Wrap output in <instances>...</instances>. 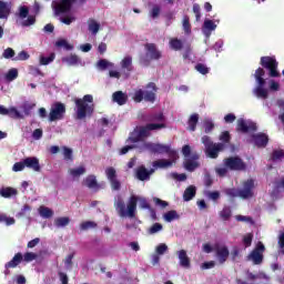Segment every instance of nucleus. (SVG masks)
<instances>
[{"mask_svg":"<svg viewBox=\"0 0 284 284\" xmlns=\"http://www.w3.org/2000/svg\"><path fill=\"white\" fill-rule=\"evenodd\" d=\"M112 99L118 105H125L128 103V94L123 93V91H115Z\"/></svg>","mask_w":284,"mask_h":284,"instance_id":"nucleus-27","label":"nucleus"},{"mask_svg":"<svg viewBox=\"0 0 284 284\" xmlns=\"http://www.w3.org/2000/svg\"><path fill=\"white\" fill-rule=\"evenodd\" d=\"M11 7L8 2L0 0V19H8L10 17Z\"/></svg>","mask_w":284,"mask_h":284,"instance_id":"nucleus-30","label":"nucleus"},{"mask_svg":"<svg viewBox=\"0 0 284 284\" xmlns=\"http://www.w3.org/2000/svg\"><path fill=\"white\" fill-rule=\"evenodd\" d=\"M207 199H210L211 201H219V199H221V192L219 191L209 192Z\"/></svg>","mask_w":284,"mask_h":284,"instance_id":"nucleus-64","label":"nucleus"},{"mask_svg":"<svg viewBox=\"0 0 284 284\" xmlns=\"http://www.w3.org/2000/svg\"><path fill=\"white\" fill-rule=\"evenodd\" d=\"M194 196H196V186L194 185L187 186L183 193V200L186 202L192 201Z\"/></svg>","mask_w":284,"mask_h":284,"instance_id":"nucleus-31","label":"nucleus"},{"mask_svg":"<svg viewBox=\"0 0 284 284\" xmlns=\"http://www.w3.org/2000/svg\"><path fill=\"white\" fill-rule=\"evenodd\" d=\"M97 227V223L92 221H85L80 224V230L82 232H87V230H94Z\"/></svg>","mask_w":284,"mask_h":284,"instance_id":"nucleus-46","label":"nucleus"},{"mask_svg":"<svg viewBox=\"0 0 284 284\" xmlns=\"http://www.w3.org/2000/svg\"><path fill=\"white\" fill-rule=\"evenodd\" d=\"M199 124V113H193L187 121L190 132L196 131V125Z\"/></svg>","mask_w":284,"mask_h":284,"instance_id":"nucleus-32","label":"nucleus"},{"mask_svg":"<svg viewBox=\"0 0 284 284\" xmlns=\"http://www.w3.org/2000/svg\"><path fill=\"white\" fill-rule=\"evenodd\" d=\"M88 26H89V32H91L92 34H98L99 30H101V24L97 22V20L94 19H89Z\"/></svg>","mask_w":284,"mask_h":284,"instance_id":"nucleus-34","label":"nucleus"},{"mask_svg":"<svg viewBox=\"0 0 284 284\" xmlns=\"http://www.w3.org/2000/svg\"><path fill=\"white\" fill-rule=\"evenodd\" d=\"M155 252L156 254L162 256L163 254H165V252H168V244L161 243L160 245L156 246Z\"/></svg>","mask_w":284,"mask_h":284,"instance_id":"nucleus-60","label":"nucleus"},{"mask_svg":"<svg viewBox=\"0 0 284 284\" xmlns=\"http://www.w3.org/2000/svg\"><path fill=\"white\" fill-rule=\"evenodd\" d=\"M225 194L230 196V199H236V196L243 200L252 199L254 196V180L248 179L243 182V189L240 190L226 189Z\"/></svg>","mask_w":284,"mask_h":284,"instance_id":"nucleus-4","label":"nucleus"},{"mask_svg":"<svg viewBox=\"0 0 284 284\" xmlns=\"http://www.w3.org/2000/svg\"><path fill=\"white\" fill-rule=\"evenodd\" d=\"M75 103V119L82 121L85 116H92L94 114V98L92 94H85L82 99L78 98L74 100Z\"/></svg>","mask_w":284,"mask_h":284,"instance_id":"nucleus-2","label":"nucleus"},{"mask_svg":"<svg viewBox=\"0 0 284 284\" xmlns=\"http://www.w3.org/2000/svg\"><path fill=\"white\" fill-rule=\"evenodd\" d=\"M39 214L42 216V219H52V216H54V211L48 206H40Z\"/></svg>","mask_w":284,"mask_h":284,"instance_id":"nucleus-36","label":"nucleus"},{"mask_svg":"<svg viewBox=\"0 0 284 284\" xmlns=\"http://www.w3.org/2000/svg\"><path fill=\"white\" fill-rule=\"evenodd\" d=\"M260 64L262 65V68H265V70H268L270 77H281V73H278V61H276V57H262Z\"/></svg>","mask_w":284,"mask_h":284,"instance_id":"nucleus-10","label":"nucleus"},{"mask_svg":"<svg viewBox=\"0 0 284 284\" xmlns=\"http://www.w3.org/2000/svg\"><path fill=\"white\" fill-rule=\"evenodd\" d=\"M55 57L57 55L54 53H51L49 57H41L40 65H50V63H52V61H54Z\"/></svg>","mask_w":284,"mask_h":284,"instance_id":"nucleus-49","label":"nucleus"},{"mask_svg":"<svg viewBox=\"0 0 284 284\" xmlns=\"http://www.w3.org/2000/svg\"><path fill=\"white\" fill-rule=\"evenodd\" d=\"M73 4L74 0H60V2L54 6V12L58 17L59 14H65L72 10Z\"/></svg>","mask_w":284,"mask_h":284,"instance_id":"nucleus-17","label":"nucleus"},{"mask_svg":"<svg viewBox=\"0 0 284 284\" xmlns=\"http://www.w3.org/2000/svg\"><path fill=\"white\" fill-rule=\"evenodd\" d=\"M152 166L154 170H164L165 168H172V161L171 160H165V159H160L156 160L152 163Z\"/></svg>","mask_w":284,"mask_h":284,"instance_id":"nucleus-29","label":"nucleus"},{"mask_svg":"<svg viewBox=\"0 0 284 284\" xmlns=\"http://www.w3.org/2000/svg\"><path fill=\"white\" fill-rule=\"evenodd\" d=\"M223 165L231 172H247V163L239 155L229 156L223 160Z\"/></svg>","mask_w":284,"mask_h":284,"instance_id":"nucleus-7","label":"nucleus"},{"mask_svg":"<svg viewBox=\"0 0 284 284\" xmlns=\"http://www.w3.org/2000/svg\"><path fill=\"white\" fill-rule=\"evenodd\" d=\"M16 52L12 48H7L3 53L2 57L3 59H12L14 57Z\"/></svg>","mask_w":284,"mask_h":284,"instance_id":"nucleus-62","label":"nucleus"},{"mask_svg":"<svg viewBox=\"0 0 284 284\" xmlns=\"http://www.w3.org/2000/svg\"><path fill=\"white\" fill-rule=\"evenodd\" d=\"M223 150H225V144L214 143L213 145L205 149V152L210 159H219V152H223Z\"/></svg>","mask_w":284,"mask_h":284,"instance_id":"nucleus-19","label":"nucleus"},{"mask_svg":"<svg viewBox=\"0 0 284 284\" xmlns=\"http://www.w3.org/2000/svg\"><path fill=\"white\" fill-rule=\"evenodd\" d=\"M69 174H71V176H73V179L82 176V174H85V166H79L77 169H70Z\"/></svg>","mask_w":284,"mask_h":284,"instance_id":"nucleus-41","label":"nucleus"},{"mask_svg":"<svg viewBox=\"0 0 284 284\" xmlns=\"http://www.w3.org/2000/svg\"><path fill=\"white\" fill-rule=\"evenodd\" d=\"M163 219L166 223H172V221L179 219V213L175 210H171L164 214Z\"/></svg>","mask_w":284,"mask_h":284,"instance_id":"nucleus-40","label":"nucleus"},{"mask_svg":"<svg viewBox=\"0 0 284 284\" xmlns=\"http://www.w3.org/2000/svg\"><path fill=\"white\" fill-rule=\"evenodd\" d=\"M7 115L11 119H22L21 113L16 108H10Z\"/></svg>","mask_w":284,"mask_h":284,"instance_id":"nucleus-56","label":"nucleus"},{"mask_svg":"<svg viewBox=\"0 0 284 284\" xmlns=\"http://www.w3.org/2000/svg\"><path fill=\"white\" fill-rule=\"evenodd\" d=\"M128 141H130V143H139L140 141H143V138L140 135L138 130H134Z\"/></svg>","mask_w":284,"mask_h":284,"instance_id":"nucleus-47","label":"nucleus"},{"mask_svg":"<svg viewBox=\"0 0 284 284\" xmlns=\"http://www.w3.org/2000/svg\"><path fill=\"white\" fill-rule=\"evenodd\" d=\"M136 203H139V197L136 195H131L125 209L123 197L118 196L116 201L114 202V207L119 216L122 219H125V216H129V219H134V216H136Z\"/></svg>","mask_w":284,"mask_h":284,"instance_id":"nucleus-1","label":"nucleus"},{"mask_svg":"<svg viewBox=\"0 0 284 284\" xmlns=\"http://www.w3.org/2000/svg\"><path fill=\"white\" fill-rule=\"evenodd\" d=\"M220 141L225 145V143H230L232 141V135H230V131H224L220 134Z\"/></svg>","mask_w":284,"mask_h":284,"instance_id":"nucleus-52","label":"nucleus"},{"mask_svg":"<svg viewBox=\"0 0 284 284\" xmlns=\"http://www.w3.org/2000/svg\"><path fill=\"white\" fill-rule=\"evenodd\" d=\"M170 47L175 51L183 50V41L179 40V38H173L170 40Z\"/></svg>","mask_w":284,"mask_h":284,"instance_id":"nucleus-39","label":"nucleus"},{"mask_svg":"<svg viewBox=\"0 0 284 284\" xmlns=\"http://www.w3.org/2000/svg\"><path fill=\"white\" fill-rule=\"evenodd\" d=\"M195 70L200 72V74H210V68L203 63H197Z\"/></svg>","mask_w":284,"mask_h":284,"instance_id":"nucleus-53","label":"nucleus"},{"mask_svg":"<svg viewBox=\"0 0 284 284\" xmlns=\"http://www.w3.org/2000/svg\"><path fill=\"white\" fill-rule=\"evenodd\" d=\"M55 227H65L67 225H70V217L63 216L58 217L54 220Z\"/></svg>","mask_w":284,"mask_h":284,"instance_id":"nucleus-37","label":"nucleus"},{"mask_svg":"<svg viewBox=\"0 0 284 284\" xmlns=\"http://www.w3.org/2000/svg\"><path fill=\"white\" fill-rule=\"evenodd\" d=\"M220 216L223 221H230L232 219V209L230 206H225L221 212Z\"/></svg>","mask_w":284,"mask_h":284,"instance_id":"nucleus-44","label":"nucleus"},{"mask_svg":"<svg viewBox=\"0 0 284 284\" xmlns=\"http://www.w3.org/2000/svg\"><path fill=\"white\" fill-rule=\"evenodd\" d=\"M0 223H4L6 225L10 226L14 225L17 221L14 220V217H10L6 213H0Z\"/></svg>","mask_w":284,"mask_h":284,"instance_id":"nucleus-42","label":"nucleus"},{"mask_svg":"<svg viewBox=\"0 0 284 284\" xmlns=\"http://www.w3.org/2000/svg\"><path fill=\"white\" fill-rule=\"evenodd\" d=\"M146 123H165V115L163 113H150L144 116Z\"/></svg>","mask_w":284,"mask_h":284,"instance_id":"nucleus-23","label":"nucleus"},{"mask_svg":"<svg viewBox=\"0 0 284 284\" xmlns=\"http://www.w3.org/2000/svg\"><path fill=\"white\" fill-rule=\"evenodd\" d=\"M284 159V151L283 150H275L272 153V161H281Z\"/></svg>","mask_w":284,"mask_h":284,"instance_id":"nucleus-57","label":"nucleus"},{"mask_svg":"<svg viewBox=\"0 0 284 284\" xmlns=\"http://www.w3.org/2000/svg\"><path fill=\"white\" fill-rule=\"evenodd\" d=\"M212 130H214V122H212L211 120H205L204 121V132H205V134H210V132H212Z\"/></svg>","mask_w":284,"mask_h":284,"instance_id":"nucleus-58","label":"nucleus"},{"mask_svg":"<svg viewBox=\"0 0 284 284\" xmlns=\"http://www.w3.org/2000/svg\"><path fill=\"white\" fill-rule=\"evenodd\" d=\"M182 154L184 156L183 165L187 172H194V170L201 168V163H199L200 155L196 152H192L190 144H185L182 148Z\"/></svg>","mask_w":284,"mask_h":284,"instance_id":"nucleus-5","label":"nucleus"},{"mask_svg":"<svg viewBox=\"0 0 284 284\" xmlns=\"http://www.w3.org/2000/svg\"><path fill=\"white\" fill-rule=\"evenodd\" d=\"M144 50L145 55L140 57L141 65H145L148 68L152 61H159L163 58V53L159 50L155 43H145Z\"/></svg>","mask_w":284,"mask_h":284,"instance_id":"nucleus-6","label":"nucleus"},{"mask_svg":"<svg viewBox=\"0 0 284 284\" xmlns=\"http://www.w3.org/2000/svg\"><path fill=\"white\" fill-rule=\"evenodd\" d=\"M105 176L110 182L111 189L114 192H119V190H121V181H119V178H116V169H114L113 166L106 168Z\"/></svg>","mask_w":284,"mask_h":284,"instance_id":"nucleus-14","label":"nucleus"},{"mask_svg":"<svg viewBox=\"0 0 284 284\" xmlns=\"http://www.w3.org/2000/svg\"><path fill=\"white\" fill-rule=\"evenodd\" d=\"M37 258H39V255L32 252H27L22 255V261H24V263H32V261H37Z\"/></svg>","mask_w":284,"mask_h":284,"instance_id":"nucleus-45","label":"nucleus"},{"mask_svg":"<svg viewBox=\"0 0 284 284\" xmlns=\"http://www.w3.org/2000/svg\"><path fill=\"white\" fill-rule=\"evenodd\" d=\"M183 30L185 34H191L192 33V24L190 23V16H184L183 17V22H182Z\"/></svg>","mask_w":284,"mask_h":284,"instance_id":"nucleus-38","label":"nucleus"},{"mask_svg":"<svg viewBox=\"0 0 284 284\" xmlns=\"http://www.w3.org/2000/svg\"><path fill=\"white\" fill-rule=\"evenodd\" d=\"M23 261V254L17 253L11 261L4 264L6 270H14V267L21 265V262Z\"/></svg>","mask_w":284,"mask_h":284,"instance_id":"nucleus-25","label":"nucleus"},{"mask_svg":"<svg viewBox=\"0 0 284 284\" xmlns=\"http://www.w3.org/2000/svg\"><path fill=\"white\" fill-rule=\"evenodd\" d=\"M65 116V104L62 102H55L52 104L49 113V121L52 123L54 121H62Z\"/></svg>","mask_w":284,"mask_h":284,"instance_id":"nucleus-11","label":"nucleus"},{"mask_svg":"<svg viewBox=\"0 0 284 284\" xmlns=\"http://www.w3.org/2000/svg\"><path fill=\"white\" fill-rule=\"evenodd\" d=\"M214 30H216V23L212 20H205L203 23L204 34H210L211 32H214Z\"/></svg>","mask_w":284,"mask_h":284,"instance_id":"nucleus-35","label":"nucleus"},{"mask_svg":"<svg viewBox=\"0 0 284 284\" xmlns=\"http://www.w3.org/2000/svg\"><path fill=\"white\" fill-rule=\"evenodd\" d=\"M145 88V91H143V89H140L134 92V103H141L142 101H145L146 103H154V101H156V92L159 90V88H156V83L149 82Z\"/></svg>","mask_w":284,"mask_h":284,"instance_id":"nucleus-3","label":"nucleus"},{"mask_svg":"<svg viewBox=\"0 0 284 284\" xmlns=\"http://www.w3.org/2000/svg\"><path fill=\"white\" fill-rule=\"evenodd\" d=\"M252 241H254V234L247 233L243 236V244L245 247H252Z\"/></svg>","mask_w":284,"mask_h":284,"instance_id":"nucleus-51","label":"nucleus"},{"mask_svg":"<svg viewBox=\"0 0 284 284\" xmlns=\"http://www.w3.org/2000/svg\"><path fill=\"white\" fill-rule=\"evenodd\" d=\"M135 176L139 181H150V176H152V172H149L144 165H141L136 169Z\"/></svg>","mask_w":284,"mask_h":284,"instance_id":"nucleus-26","label":"nucleus"},{"mask_svg":"<svg viewBox=\"0 0 284 284\" xmlns=\"http://www.w3.org/2000/svg\"><path fill=\"white\" fill-rule=\"evenodd\" d=\"M252 139L256 148H267V144L270 143V136L265 133L253 134Z\"/></svg>","mask_w":284,"mask_h":284,"instance_id":"nucleus-21","label":"nucleus"},{"mask_svg":"<svg viewBox=\"0 0 284 284\" xmlns=\"http://www.w3.org/2000/svg\"><path fill=\"white\" fill-rule=\"evenodd\" d=\"M23 160H24V168H28L33 172H41V164L39 163V159L37 156H29Z\"/></svg>","mask_w":284,"mask_h":284,"instance_id":"nucleus-20","label":"nucleus"},{"mask_svg":"<svg viewBox=\"0 0 284 284\" xmlns=\"http://www.w3.org/2000/svg\"><path fill=\"white\" fill-rule=\"evenodd\" d=\"M62 63H68L69 65H79V63H81V59H79V55L77 54H71L62 58Z\"/></svg>","mask_w":284,"mask_h":284,"instance_id":"nucleus-33","label":"nucleus"},{"mask_svg":"<svg viewBox=\"0 0 284 284\" xmlns=\"http://www.w3.org/2000/svg\"><path fill=\"white\" fill-rule=\"evenodd\" d=\"M241 256V248L239 246H233L231 251V258L233 262H236V260Z\"/></svg>","mask_w":284,"mask_h":284,"instance_id":"nucleus-59","label":"nucleus"},{"mask_svg":"<svg viewBox=\"0 0 284 284\" xmlns=\"http://www.w3.org/2000/svg\"><path fill=\"white\" fill-rule=\"evenodd\" d=\"M193 12L195 14V21H201V4L194 3L193 4Z\"/></svg>","mask_w":284,"mask_h":284,"instance_id":"nucleus-61","label":"nucleus"},{"mask_svg":"<svg viewBox=\"0 0 284 284\" xmlns=\"http://www.w3.org/2000/svg\"><path fill=\"white\" fill-rule=\"evenodd\" d=\"M202 143L205 150H207V148H211V145H214V142H212V139L209 135L202 136Z\"/></svg>","mask_w":284,"mask_h":284,"instance_id":"nucleus-63","label":"nucleus"},{"mask_svg":"<svg viewBox=\"0 0 284 284\" xmlns=\"http://www.w3.org/2000/svg\"><path fill=\"white\" fill-rule=\"evenodd\" d=\"M151 19H159L161 14V7L159 4H155L152 7V9L149 12Z\"/></svg>","mask_w":284,"mask_h":284,"instance_id":"nucleus-48","label":"nucleus"},{"mask_svg":"<svg viewBox=\"0 0 284 284\" xmlns=\"http://www.w3.org/2000/svg\"><path fill=\"white\" fill-rule=\"evenodd\" d=\"M143 149L151 152V154H169V156H174L176 151L172 150L170 144L144 142Z\"/></svg>","mask_w":284,"mask_h":284,"instance_id":"nucleus-9","label":"nucleus"},{"mask_svg":"<svg viewBox=\"0 0 284 284\" xmlns=\"http://www.w3.org/2000/svg\"><path fill=\"white\" fill-rule=\"evenodd\" d=\"M13 172H23L26 170V162L24 160L20 162H16L12 166Z\"/></svg>","mask_w":284,"mask_h":284,"instance_id":"nucleus-54","label":"nucleus"},{"mask_svg":"<svg viewBox=\"0 0 284 284\" xmlns=\"http://www.w3.org/2000/svg\"><path fill=\"white\" fill-rule=\"evenodd\" d=\"M176 254H178V258L180 261L181 267H184L185 270H190L192 264H191L190 257L187 256V251L181 250V251H178Z\"/></svg>","mask_w":284,"mask_h":284,"instance_id":"nucleus-22","label":"nucleus"},{"mask_svg":"<svg viewBox=\"0 0 284 284\" xmlns=\"http://www.w3.org/2000/svg\"><path fill=\"white\" fill-rule=\"evenodd\" d=\"M165 128H168L165 123H148L144 126H140L138 129V133L141 135L142 140H144L151 135L150 132H154L156 130H165Z\"/></svg>","mask_w":284,"mask_h":284,"instance_id":"nucleus-13","label":"nucleus"},{"mask_svg":"<svg viewBox=\"0 0 284 284\" xmlns=\"http://www.w3.org/2000/svg\"><path fill=\"white\" fill-rule=\"evenodd\" d=\"M55 48H63L64 50H73L74 47L70 43H68V40L60 39L55 42Z\"/></svg>","mask_w":284,"mask_h":284,"instance_id":"nucleus-43","label":"nucleus"},{"mask_svg":"<svg viewBox=\"0 0 284 284\" xmlns=\"http://www.w3.org/2000/svg\"><path fill=\"white\" fill-rule=\"evenodd\" d=\"M121 69L126 72V77H130V72L134 70V65H132V55H125L120 62Z\"/></svg>","mask_w":284,"mask_h":284,"instance_id":"nucleus-24","label":"nucleus"},{"mask_svg":"<svg viewBox=\"0 0 284 284\" xmlns=\"http://www.w3.org/2000/svg\"><path fill=\"white\" fill-rule=\"evenodd\" d=\"M214 252L220 265H224L230 258V248L225 245H215Z\"/></svg>","mask_w":284,"mask_h":284,"instance_id":"nucleus-16","label":"nucleus"},{"mask_svg":"<svg viewBox=\"0 0 284 284\" xmlns=\"http://www.w3.org/2000/svg\"><path fill=\"white\" fill-rule=\"evenodd\" d=\"M83 185H85V187H89V190H94V192H99V190H103V184H100L97 181V175L94 174L88 175L83 180Z\"/></svg>","mask_w":284,"mask_h":284,"instance_id":"nucleus-18","label":"nucleus"},{"mask_svg":"<svg viewBox=\"0 0 284 284\" xmlns=\"http://www.w3.org/2000/svg\"><path fill=\"white\" fill-rule=\"evenodd\" d=\"M163 230V224L161 223H154L150 229H149V234H156Z\"/></svg>","mask_w":284,"mask_h":284,"instance_id":"nucleus-55","label":"nucleus"},{"mask_svg":"<svg viewBox=\"0 0 284 284\" xmlns=\"http://www.w3.org/2000/svg\"><path fill=\"white\" fill-rule=\"evenodd\" d=\"M17 194H19V191L12 186L2 187L0 190V196H2V199H12V196H17Z\"/></svg>","mask_w":284,"mask_h":284,"instance_id":"nucleus-28","label":"nucleus"},{"mask_svg":"<svg viewBox=\"0 0 284 284\" xmlns=\"http://www.w3.org/2000/svg\"><path fill=\"white\" fill-rule=\"evenodd\" d=\"M254 77L257 83V87L254 90V94L257 97V99H267L268 92L267 89H265V80L263 79V77H265V69H256Z\"/></svg>","mask_w":284,"mask_h":284,"instance_id":"nucleus-8","label":"nucleus"},{"mask_svg":"<svg viewBox=\"0 0 284 284\" xmlns=\"http://www.w3.org/2000/svg\"><path fill=\"white\" fill-rule=\"evenodd\" d=\"M256 130H258V126H256L255 122L246 121L243 118L237 120V132H241L242 134H247V132H256Z\"/></svg>","mask_w":284,"mask_h":284,"instance_id":"nucleus-15","label":"nucleus"},{"mask_svg":"<svg viewBox=\"0 0 284 284\" xmlns=\"http://www.w3.org/2000/svg\"><path fill=\"white\" fill-rule=\"evenodd\" d=\"M265 252V245L263 242H258L255 248L248 254V261H252L253 265H261L263 263V253Z\"/></svg>","mask_w":284,"mask_h":284,"instance_id":"nucleus-12","label":"nucleus"},{"mask_svg":"<svg viewBox=\"0 0 284 284\" xmlns=\"http://www.w3.org/2000/svg\"><path fill=\"white\" fill-rule=\"evenodd\" d=\"M19 77V70L17 69H10L6 74L7 81H14Z\"/></svg>","mask_w":284,"mask_h":284,"instance_id":"nucleus-50","label":"nucleus"}]
</instances>
